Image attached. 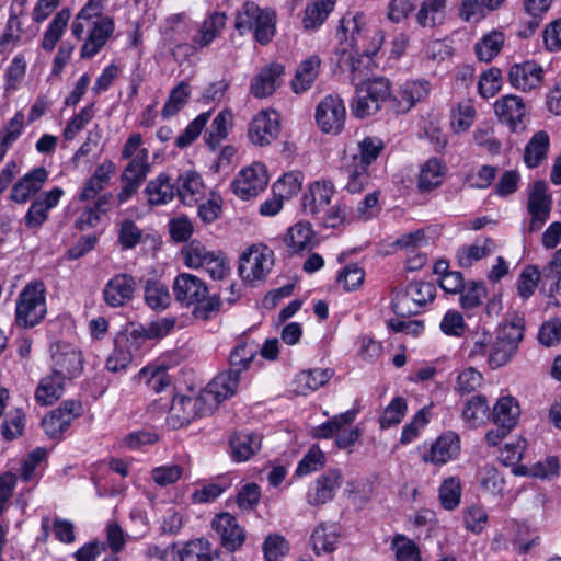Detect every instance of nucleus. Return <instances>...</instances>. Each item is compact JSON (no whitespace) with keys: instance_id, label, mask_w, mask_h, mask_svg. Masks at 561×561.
<instances>
[{"instance_id":"nucleus-63","label":"nucleus","mask_w":561,"mask_h":561,"mask_svg":"<svg viewBox=\"0 0 561 561\" xmlns=\"http://www.w3.org/2000/svg\"><path fill=\"white\" fill-rule=\"evenodd\" d=\"M476 111L473 106L467 103H459L457 108L451 112V128L455 133L467 130L474 121Z\"/></svg>"},{"instance_id":"nucleus-64","label":"nucleus","mask_w":561,"mask_h":561,"mask_svg":"<svg viewBox=\"0 0 561 561\" xmlns=\"http://www.w3.org/2000/svg\"><path fill=\"white\" fill-rule=\"evenodd\" d=\"M398 561H421L417 546L407 537L397 535L392 540Z\"/></svg>"},{"instance_id":"nucleus-54","label":"nucleus","mask_w":561,"mask_h":561,"mask_svg":"<svg viewBox=\"0 0 561 561\" xmlns=\"http://www.w3.org/2000/svg\"><path fill=\"white\" fill-rule=\"evenodd\" d=\"M209 117L210 112L199 114L186 126L183 133L176 137L174 145L180 149H184L192 145L201 135L202 130L209 121Z\"/></svg>"},{"instance_id":"nucleus-4","label":"nucleus","mask_w":561,"mask_h":561,"mask_svg":"<svg viewBox=\"0 0 561 561\" xmlns=\"http://www.w3.org/2000/svg\"><path fill=\"white\" fill-rule=\"evenodd\" d=\"M46 313L45 285L42 282L26 284L16 299V325L24 329L34 328L44 320Z\"/></svg>"},{"instance_id":"nucleus-48","label":"nucleus","mask_w":561,"mask_h":561,"mask_svg":"<svg viewBox=\"0 0 561 561\" xmlns=\"http://www.w3.org/2000/svg\"><path fill=\"white\" fill-rule=\"evenodd\" d=\"M334 8L333 0H314L305 10L302 23L305 28L313 30L319 27Z\"/></svg>"},{"instance_id":"nucleus-8","label":"nucleus","mask_w":561,"mask_h":561,"mask_svg":"<svg viewBox=\"0 0 561 561\" xmlns=\"http://www.w3.org/2000/svg\"><path fill=\"white\" fill-rule=\"evenodd\" d=\"M210 411L211 407L202 393L197 397L176 396L173 398L169 409L167 423L174 430L180 428L188 425L197 416H204Z\"/></svg>"},{"instance_id":"nucleus-39","label":"nucleus","mask_w":561,"mask_h":561,"mask_svg":"<svg viewBox=\"0 0 561 561\" xmlns=\"http://www.w3.org/2000/svg\"><path fill=\"white\" fill-rule=\"evenodd\" d=\"M226 23L225 13L214 12L201 25L193 37V43L199 48L208 46L224 30Z\"/></svg>"},{"instance_id":"nucleus-20","label":"nucleus","mask_w":561,"mask_h":561,"mask_svg":"<svg viewBox=\"0 0 561 561\" xmlns=\"http://www.w3.org/2000/svg\"><path fill=\"white\" fill-rule=\"evenodd\" d=\"M241 376L230 370L218 374L202 392L211 410L237 393Z\"/></svg>"},{"instance_id":"nucleus-60","label":"nucleus","mask_w":561,"mask_h":561,"mask_svg":"<svg viewBox=\"0 0 561 561\" xmlns=\"http://www.w3.org/2000/svg\"><path fill=\"white\" fill-rule=\"evenodd\" d=\"M483 376L477 369L469 367L460 371L457 376L455 391L461 396L470 394L482 383Z\"/></svg>"},{"instance_id":"nucleus-10","label":"nucleus","mask_w":561,"mask_h":561,"mask_svg":"<svg viewBox=\"0 0 561 561\" xmlns=\"http://www.w3.org/2000/svg\"><path fill=\"white\" fill-rule=\"evenodd\" d=\"M346 119L344 101L339 94L324 96L316 108V122L323 133L337 135Z\"/></svg>"},{"instance_id":"nucleus-40","label":"nucleus","mask_w":561,"mask_h":561,"mask_svg":"<svg viewBox=\"0 0 561 561\" xmlns=\"http://www.w3.org/2000/svg\"><path fill=\"white\" fill-rule=\"evenodd\" d=\"M70 16L71 12L68 8H64L55 14L42 38L41 46L44 50L53 51L55 49L56 44L64 35Z\"/></svg>"},{"instance_id":"nucleus-32","label":"nucleus","mask_w":561,"mask_h":561,"mask_svg":"<svg viewBox=\"0 0 561 561\" xmlns=\"http://www.w3.org/2000/svg\"><path fill=\"white\" fill-rule=\"evenodd\" d=\"M105 0H88L81 8L71 23V33L77 39H83L85 26L95 20L103 19L105 10Z\"/></svg>"},{"instance_id":"nucleus-22","label":"nucleus","mask_w":561,"mask_h":561,"mask_svg":"<svg viewBox=\"0 0 561 561\" xmlns=\"http://www.w3.org/2000/svg\"><path fill=\"white\" fill-rule=\"evenodd\" d=\"M545 71L536 61H525L510 67L508 81L519 90L530 91L539 88L543 82Z\"/></svg>"},{"instance_id":"nucleus-43","label":"nucleus","mask_w":561,"mask_h":561,"mask_svg":"<svg viewBox=\"0 0 561 561\" xmlns=\"http://www.w3.org/2000/svg\"><path fill=\"white\" fill-rule=\"evenodd\" d=\"M491 415L494 424H506L515 427L520 415V409L513 397H502L493 407Z\"/></svg>"},{"instance_id":"nucleus-30","label":"nucleus","mask_w":561,"mask_h":561,"mask_svg":"<svg viewBox=\"0 0 561 561\" xmlns=\"http://www.w3.org/2000/svg\"><path fill=\"white\" fill-rule=\"evenodd\" d=\"M321 59L317 55H312L302 60L296 70L291 80V89L296 94L308 91L319 76Z\"/></svg>"},{"instance_id":"nucleus-45","label":"nucleus","mask_w":561,"mask_h":561,"mask_svg":"<svg viewBox=\"0 0 561 561\" xmlns=\"http://www.w3.org/2000/svg\"><path fill=\"white\" fill-rule=\"evenodd\" d=\"M504 39V34L499 31H492L485 34L474 45L477 58L480 61L490 62L501 51Z\"/></svg>"},{"instance_id":"nucleus-41","label":"nucleus","mask_w":561,"mask_h":561,"mask_svg":"<svg viewBox=\"0 0 561 561\" xmlns=\"http://www.w3.org/2000/svg\"><path fill=\"white\" fill-rule=\"evenodd\" d=\"M148 160L149 150L147 148L140 149L133 159H129L128 164L121 175V181H131L141 185L151 171V164Z\"/></svg>"},{"instance_id":"nucleus-44","label":"nucleus","mask_w":561,"mask_h":561,"mask_svg":"<svg viewBox=\"0 0 561 561\" xmlns=\"http://www.w3.org/2000/svg\"><path fill=\"white\" fill-rule=\"evenodd\" d=\"M445 165L440 160L432 158L421 169L417 186L422 192H428L443 183Z\"/></svg>"},{"instance_id":"nucleus-31","label":"nucleus","mask_w":561,"mask_h":561,"mask_svg":"<svg viewBox=\"0 0 561 561\" xmlns=\"http://www.w3.org/2000/svg\"><path fill=\"white\" fill-rule=\"evenodd\" d=\"M174 561H213V545L204 538L175 543Z\"/></svg>"},{"instance_id":"nucleus-23","label":"nucleus","mask_w":561,"mask_h":561,"mask_svg":"<svg viewBox=\"0 0 561 561\" xmlns=\"http://www.w3.org/2000/svg\"><path fill=\"white\" fill-rule=\"evenodd\" d=\"M370 28L367 27L363 13L345 14L337 30L341 42H345L351 49H356L367 39Z\"/></svg>"},{"instance_id":"nucleus-13","label":"nucleus","mask_w":561,"mask_h":561,"mask_svg":"<svg viewBox=\"0 0 561 561\" xmlns=\"http://www.w3.org/2000/svg\"><path fill=\"white\" fill-rule=\"evenodd\" d=\"M51 370L62 378L72 379L83 370V357L79 348L68 343H56L50 347Z\"/></svg>"},{"instance_id":"nucleus-29","label":"nucleus","mask_w":561,"mask_h":561,"mask_svg":"<svg viewBox=\"0 0 561 561\" xmlns=\"http://www.w3.org/2000/svg\"><path fill=\"white\" fill-rule=\"evenodd\" d=\"M144 192L150 206L165 205L176 196L174 181L167 173H160L150 180Z\"/></svg>"},{"instance_id":"nucleus-50","label":"nucleus","mask_w":561,"mask_h":561,"mask_svg":"<svg viewBox=\"0 0 561 561\" xmlns=\"http://www.w3.org/2000/svg\"><path fill=\"white\" fill-rule=\"evenodd\" d=\"M383 149L385 142L381 138L367 136L358 142L359 153L352 156L351 159L371 168Z\"/></svg>"},{"instance_id":"nucleus-1","label":"nucleus","mask_w":561,"mask_h":561,"mask_svg":"<svg viewBox=\"0 0 561 561\" xmlns=\"http://www.w3.org/2000/svg\"><path fill=\"white\" fill-rule=\"evenodd\" d=\"M430 92L428 81L412 80L405 81L396 93H392L389 79L374 77L356 85L351 111L355 117L365 118L377 114L386 104L396 115L405 114L416 103L425 100Z\"/></svg>"},{"instance_id":"nucleus-18","label":"nucleus","mask_w":561,"mask_h":561,"mask_svg":"<svg viewBox=\"0 0 561 561\" xmlns=\"http://www.w3.org/2000/svg\"><path fill=\"white\" fill-rule=\"evenodd\" d=\"M62 195L64 191L60 187H54L50 191L38 195L32 202L23 218V222L26 228L31 230H38L48 220L49 210L58 205Z\"/></svg>"},{"instance_id":"nucleus-3","label":"nucleus","mask_w":561,"mask_h":561,"mask_svg":"<svg viewBox=\"0 0 561 561\" xmlns=\"http://www.w3.org/2000/svg\"><path fill=\"white\" fill-rule=\"evenodd\" d=\"M234 27L242 35L252 32L261 45L268 44L276 33V12L261 8L254 1H247L236 14Z\"/></svg>"},{"instance_id":"nucleus-58","label":"nucleus","mask_w":561,"mask_h":561,"mask_svg":"<svg viewBox=\"0 0 561 561\" xmlns=\"http://www.w3.org/2000/svg\"><path fill=\"white\" fill-rule=\"evenodd\" d=\"M460 293V306L465 310L479 307L486 297V288L483 282H471Z\"/></svg>"},{"instance_id":"nucleus-42","label":"nucleus","mask_w":561,"mask_h":561,"mask_svg":"<svg viewBox=\"0 0 561 561\" xmlns=\"http://www.w3.org/2000/svg\"><path fill=\"white\" fill-rule=\"evenodd\" d=\"M339 537V527L335 524H321L313 530L310 541L314 552L320 554L334 551Z\"/></svg>"},{"instance_id":"nucleus-7","label":"nucleus","mask_w":561,"mask_h":561,"mask_svg":"<svg viewBox=\"0 0 561 561\" xmlns=\"http://www.w3.org/2000/svg\"><path fill=\"white\" fill-rule=\"evenodd\" d=\"M274 264L273 251L264 244H253L240 256L239 274L243 280H262Z\"/></svg>"},{"instance_id":"nucleus-56","label":"nucleus","mask_w":561,"mask_h":561,"mask_svg":"<svg viewBox=\"0 0 561 561\" xmlns=\"http://www.w3.org/2000/svg\"><path fill=\"white\" fill-rule=\"evenodd\" d=\"M333 374L334 371L329 368H316L300 373L298 375V382L304 383L301 392L305 393V391L319 389L332 378Z\"/></svg>"},{"instance_id":"nucleus-21","label":"nucleus","mask_w":561,"mask_h":561,"mask_svg":"<svg viewBox=\"0 0 561 561\" xmlns=\"http://www.w3.org/2000/svg\"><path fill=\"white\" fill-rule=\"evenodd\" d=\"M285 68L280 64L272 62L260 69L252 78L250 93L256 99L272 95L280 85Z\"/></svg>"},{"instance_id":"nucleus-24","label":"nucleus","mask_w":561,"mask_h":561,"mask_svg":"<svg viewBox=\"0 0 561 561\" xmlns=\"http://www.w3.org/2000/svg\"><path fill=\"white\" fill-rule=\"evenodd\" d=\"M333 184L328 181L312 183L301 198V209L313 217L323 213L333 196Z\"/></svg>"},{"instance_id":"nucleus-2","label":"nucleus","mask_w":561,"mask_h":561,"mask_svg":"<svg viewBox=\"0 0 561 561\" xmlns=\"http://www.w3.org/2000/svg\"><path fill=\"white\" fill-rule=\"evenodd\" d=\"M172 288L178 302L186 307L194 306L193 314L197 319L208 320L219 311L221 305L219 297L209 295L205 282L193 274H179L174 278Z\"/></svg>"},{"instance_id":"nucleus-16","label":"nucleus","mask_w":561,"mask_h":561,"mask_svg":"<svg viewBox=\"0 0 561 561\" xmlns=\"http://www.w3.org/2000/svg\"><path fill=\"white\" fill-rule=\"evenodd\" d=\"M280 130L277 112L261 111L249 124L248 137L255 146H267L277 138Z\"/></svg>"},{"instance_id":"nucleus-38","label":"nucleus","mask_w":561,"mask_h":561,"mask_svg":"<svg viewBox=\"0 0 561 561\" xmlns=\"http://www.w3.org/2000/svg\"><path fill=\"white\" fill-rule=\"evenodd\" d=\"M232 117L231 111L224 110L213 119L204 135L205 144L209 149L216 150L221 141L228 137L229 128L232 125Z\"/></svg>"},{"instance_id":"nucleus-57","label":"nucleus","mask_w":561,"mask_h":561,"mask_svg":"<svg viewBox=\"0 0 561 561\" xmlns=\"http://www.w3.org/2000/svg\"><path fill=\"white\" fill-rule=\"evenodd\" d=\"M461 486L457 478L445 479L439 488V500L446 510H454L460 502Z\"/></svg>"},{"instance_id":"nucleus-46","label":"nucleus","mask_w":561,"mask_h":561,"mask_svg":"<svg viewBox=\"0 0 561 561\" xmlns=\"http://www.w3.org/2000/svg\"><path fill=\"white\" fill-rule=\"evenodd\" d=\"M549 136L546 131L536 133L525 148L524 160L529 168L538 167L546 159Z\"/></svg>"},{"instance_id":"nucleus-9","label":"nucleus","mask_w":561,"mask_h":561,"mask_svg":"<svg viewBox=\"0 0 561 561\" xmlns=\"http://www.w3.org/2000/svg\"><path fill=\"white\" fill-rule=\"evenodd\" d=\"M460 454V438L457 433L448 431L430 444L425 443L420 448V457L423 462L443 466L458 458Z\"/></svg>"},{"instance_id":"nucleus-26","label":"nucleus","mask_w":561,"mask_h":561,"mask_svg":"<svg viewBox=\"0 0 561 561\" xmlns=\"http://www.w3.org/2000/svg\"><path fill=\"white\" fill-rule=\"evenodd\" d=\"M494 111L499 119L516 131L523 124L527 110L520 96L507 94L499 99L494 104Z\"/></svg>"},{"instance_id":"nucleus-61","label":"nucleus","mask_w":561,"mask_h":561,"mask_svg":"<svg viewBox=\"0 0 561 561\" xmlns=\"http://www.w3.org/2000/svg\"><path fill=\"white\" fill-rule=\"evenodd\" d=\"M302 182V175L299 172H289L284 174L280 179H278L273 184V193L275 195H279L280 197L290 198L294 194H296L300 187Z\"/></svg>"},{"instance_id":"nucleus-55","label":"nucleus","mask_w":561,"mask_h":561,"mask_svg":"<svg viewBox=\"0 0 561 561\" xmlns=\"http://www.w3.org/2000/svg\"><path fill=\"white\" fill-rule=\"evenodd\" d=\"M491 335L483 331L474 333L471 337L465 340L462 350L467 353L469 359L474 360L484 357L490 352Z\"/></svg>"},{"instance_id":"nucleus-52","label":"nucleus","mask_w":561,"mask_h":561,"mask_svg":"<svg viewBox=\"0 0 561 561\" xmlns=\"http://www.w3.org/2000/svg\"><path fill=\"white\" fill-rule=\"evenodd\" d=\"M188 98L190 84L186 82H180L170 92V95L161 110V116L167 119L178 114L184 107Z\"/></svg>"},{"instance_id":"nucleus-35","label":"nucleus","mask_w":561,"mask_h":561,"mask_svg":"<svg viewBox=\"0 0 561 561\" xmlns=\"http://www.w3.org/2000/svg\"><path fill=\"white\" fill-rule=\"evenodd\" d=\"M66 379L55 374L44 377L35 391V399L41 405L54 404L64 393V386Z\"/></svg>"},{"instance_id":"nucleus-47","label":"nucleus","mask_w":561,"mask_h":561,"mask_svg":"<svg viewBox=\"0 0 561 561\" xmlns=\"http://www.w3.org/2000/svg\"><path fill=\"white\" fill-rule=\"evenodd\" d=\"M495 249V242L491 238H485L482 244L477 241L476 243L462 247L457 252V259L461 266L469 267L474 262L491 254Z\"/></svg>"},{"instance_id":"nucleus-5","label":"nucleus","mask_w":561,"mask_h":561,"mask_svg":"<svg viewBox=\"0 0 561 561\" xmlns=\"http://www.w3.org/2000/svg\"><path fill=\"white\" fill-rule=\"evenodd\" d=\"M523 335L524 320L522 318L516 317L500 325L495 340L490 343L489 366L496 369L506 365L515 355Z\"/></svg>"},{"instance_id":"nucleus-36","label":"nucleus","mask_w":561,"mask_h":561,"mask_svg":"<svg viewBox=\"0 0 561 561\" xmlns=\"http://www.w3.org/2000/svg\"><path fill=\"white\" fill-rule=\"evenodd\" d=\"M257 351V345L252 341L239 342L230 353L228 370H230L231 374L241 376L242 373L250 368Z\"/></svg>"},{"instance_id":"nucleus-37","label":"nucleus","mask_w":561,"mask_h":561,"mask_svg":"<svg viewBox=\"0 0 561 561\" xmlns=\"http://www.w3.org/2000/svg\"><path fill=\"white\" fill-rule=\"evenodd\" d=\"M146 305L156 311L164 310L171 305L169 287L159 279L149 278L144 285Z\"/></svg>"},{"instance_id":"nucleus-17","label":"nucleus","mask_w":561,"mask_h":561,"mask_svg":"<svg viewBox=\"0 0 561 561\" xmlns=\"http://www.w3.org/2000/svg\"><path fill=\"white\" fill-rule=\"evenodd\" d=\"M137 288L136 279L128 273L115 274L103 288V299L111 308H118L129 302Z\"/></svg>"},{"instance_id":"nucleus-6","label":"nucleus","mask_w":561,"mask_h":561,"mask_svg":"<svg viewBox=\"0 0 561 561\" xmlns=\"http://www.w3.org/2000/svg\"><path fill=\"white\" fill-rule=\"evenodd\" d=\"M357 411L348 410L344 413L335 415L317 426L313 436L317 438H335V445L341 449L353 446L362 435L358 427L347 428L356 419Z\"/></svg>"},{"instance_id":"nucleus-34","label":"nucleus","mask_w":561,"mask_h":561,"mask_svg":"<svg viewBox=\"0 0 561 561\" xmlns=\"http://www.w3.org/2000/svg\"><path fill=\"white\" fill-rule=\"evenodd\" d=\"M285 242L291 254L310 251L314 244V232L308 222H298L289 228Z\"/></svg>"},{"instance_id":"nucleus-11","label":"nucleus","mask_w":561,"mask_h":561,"mask_svg":"<svg viewBox=\"0 0 561 561\" xmlns=\"http://www.w3.org/2000/svg\"><path fill=\"white\" fill-rule=\"evenodd\" d=\"M268 183V174L264 164L252 163L242 169L231 183L233 193L242 199L256 197Z\"/></svg>"},{"instance_id":"nucleus-49","label":"nucleus","mask_w":561,"mask_h":561,"mask_svg":"<svg viewBox=\"0 0 561 561\" xmlns=\"http://www.w3.org/2000/svg\"><path fill=\"white\" fill-rule=\"evenodd\" d=\"M139 378L157 393L171 387L172 378L162 366H146L139 371Z\"/></svg>"},{"instance_id":"nucleus-14","label":"nucleus","mask_w":561,"mask_h":561,"mask_svg":"<svg viewBox=\"0 0 561 561\" xmlns=\"http://www.w3.org/2000/svg\"><path fill=\"white\" fill-rule=\"evenodd\" d=\"M115 30V22L112 16L95 20L85 26V38L80 48L82 59H91L98 55L112 37Z\"/></svg>"},{"instance_id":"nucleus-53","label":"nucleus","mask_w":561,"mask_h":561,"mask_svg":"<svg viewBox=\"0 0 561 561\" xmlns=\"http://www.w3.org/2000/svg\"><path fill=\"white\" fill-rule=\"evenodd\" d=\"M445 7L446 0H423L416 13L417 24L422 27H434Z\"/></svg>"},{"instance_id":"nucleus-12","label":"nucleus","mask_w":561,"mask_h":561,"mask_svg":"<svg viewBox=\"0 0 561 561\" xmlns=\"http://www.w3.org/2000/svg\"><path fill=\"white\" fill-rule=\"evenodd\" d=\"M552 209V198L548 194V186L545 181H536L528 192L527 211L530 215L528 230L535 232L540 230L549 220Z\"/></svg>"},{"instance_id":"nucleus-19","label":"nucleus","mask_w":561,"mask_h":561,"mask_svg":"<svg viewBox=\"0 0 561 561\" xmlns=\"http://www.w3.org/2000/svg\"><path fill=\"white\" fill-rule=\"evenodd\" d=\"M342 472L331 469L318 477L309 486L307 502L312 506L323 505L335 496V492L342 484Z\"/></svg>"},{"instance_id":"nucleus-62","label":"nucleus","mask_w":561,"mask_h":561,"mask_svg":"<svg viewBox=\"0 0 561 561\" xmlns=\"http://www.w3.org/2000/svg\"><path fill=\"white\" fill-rule=\"evenodd\" d=\"M210 252L211 251H208L201 242L192 241L182 249L181 255L187 267L199 268L207 260Z\"/></svg>"},{"instance_id":"nucleus-33","label":"nucleus","mask_w":561,"mask_h":561,"mask_svg":"<svg viewBox=\"0 0 561 561\" xmlns=\"http://www.w3.org/2000/svg\"><path fill=\"white\" fill-rule=\"evenodd\" d=\"M346 179L345 188L350 193H360L371 182V168L351 159L342 169Z\"/></svg>"},{"instance_id":"nucleus-51","label":"nucleus","mask_w":561,"mask_h":561,"mask_svg":"<svg viewBox=\"0 0 561 561\" xmlns=\"http://www.w3.org/2000/svg\"><path fill=\"white\" fill-rule=\"evenodd\" d=\"M490 408L484 396H474L466 404L462 417L470 426L476 427L484 422L490 415Z\"/></svg>"},{"instance_id":"nucleus-25","label":"nucleus","mask_w":561,"mask_h":561,"mask_svg":"<svg viewBox=\"0 0 561 561\" xmlns=\"http://www.w3.org/2000/svg\"><path fill=\"white\" fill-rule=\"evenodd\" d=\"M47 179L48 171L44 167L33 169L12 186L10 198L18 204L26 203L42 190Z\"/></svg>"},{"instance_id":"nucleus-59","label":"nucleus","mask_w":561,"mask_h":561,"mask_svg":"<svg viewBox=\"0 0 561 561\" xmlns=\"http://www.w3.org/2000/svg\"><path fill=\"white\" fill-rule=\"evenodd\" d=\"M405 289L412 304H416L420 310L427 302L433 301L436 295L435 286L428 282H412Z\"/></svg>"},{"instance_id":"nucleus-27","label":"nucleus","mask_w":561,"mask_h":561,"mask_svg":"<svg viewBox=\"0 0 561 561\" xmlns=\"http://www.w3.org/2000/svg\"><path fill=\"white\" fill-rule=\"evenodd\" d=\"M175 195L184 205L192 206L204 196L202 178L194 171L181 173L174 181Z\"/></svg>"},{"instance_id":"nucleus-15","label":"nucleus","mask_w":561,"mask_h":561,"mask_svg":"<svg viewBox=\"0 0 561 561\" xmlns=\"http://www.w3.org/2000/svg\"><path fill=\"white\" fill-rule=\"evenodd\" d=\"M211 527L219 537L220 545L227 551H237L247 539L244 528L239 525L237 518L230 513L217 514L211 522Z\"/></svg>"},{"instance_id":"nucleus-28","label":"nucleus","mask_w":561,"mask_h":561,"mask_svg":"<svg viewBox=\"0 0 561 561\" xmlns=\"http://www.w3.org/2000/svg\"><path fill=\"white\" fill-rule=\"evenodd\" d=\"M231 457L238 462L249 460L262 446V437L252 432H239L230 437Z\"/></svg>"}]
</instances>
